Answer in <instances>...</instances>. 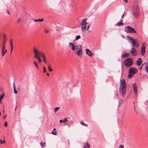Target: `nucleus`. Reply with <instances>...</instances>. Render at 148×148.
<instances>
[{
	"label": "nucleus",
	"instance_id": "nucleus-26",
	"mask_svg": "<svg viewBox=\"0 0 148 148\" xmlns=\"http://www.w3.org/2000/svg\"><path fill=\"white\" fill-rule=\"evenodd\" d=\"M45 144L46 143L45 142L43 143L42 142H41L40 143V144L42 147H43L45 146Z\"/></svg>",
	"mask_w": 148,
	"mask_h": 148
},
{
	"label": "nucleus",
	"instance_id": "nucleus-46",
	"mask_svg": "<svg viewBox=\"0 0 148 148\" xmlns=\"http://www.w3.org/2000/svg\"><path fill=\"white\" fill-rule=\"evenodd\" d=\"M45 31L46 33H47L48 32H49V30H47L46 29H45Z\"/></svg>",
	"mask_w": 148,
	"mask_h": 148
},
{
	"label": "nucleus",
	"instance_id": "nucleus-51",
	"mask_svg": "<svg viewBox=\"0 0 148 148\" xmlns=\"http://www.w3.org/2000/svg\"><path fill=\"white\" fill-rule=\"evenodd\" d=\"M90 27V26H88L87 27V30H88V29H89V28Z\"/></svg>",
	"mask_w": 148,
	"mask_h": 148
},
{
	"label": "nucleus",
	"instance_id": "nucleus-52",
	"mask_svg": "<svg viewBox=\"0 0 148 148\" xmlns=\"http://www.w3.org/2000/svg\"><path fill=\"white\" fill-rule=\"evenodd\" d=\"M123 0L125 1V3H127L128 2L127 0Z\"/></svg>",
	"mask_w": 148,
	"mask_h": 148
},
{
	"label": "nucleus",
	"instance_id": "nucleus-3",
	"mask_svg": "<svg viewBox=\"0 0 148 148\" xmlns=\"http://www.w3.org/2000/svg\"><path fill=\"white\" fill-rule=\"evenodd\" d=\"M127 38L128 40L132 43L133 47H138L139 45L138 43L137 44L138 40L136 39L129 36H127Z\"/></svg>",
	"mask_w": 148,
	"mask_h": 148
},
{
	"label": "nucleus",
	"instance_id": "nucleus-61",
	"mask_svg": "<svg viewBox=\"0 0 148 148\" xmlns=\"http://www.w3.org/2000/svg\"><path fill=\"white\" fill-rule=\"evenodd\" d=\"M116 95L117 97V94H115Z\"/></svg>",
	"mask_w": 148,
	"mask_h": 148
},
{
	"label": "nucleus",
	"instance_id": "nucleus-48",
	"mask_svg": "<svg viewBox=\"0 0 148 148\" xmlns=\"http://www.w3.org/2000/svg\"><path fill=\"white\" fill-rule=\"evenodd\" d=\"M20 18H18L17 21V23H18L19 22H20Z\"/></svg>",
	"mask_w": 148,
	"mask_h": 148
},
{
	"label": "nucleus",
	"instance_id": "nucleus-49",
	"mask_svg": "<svg viewBox=\"0 0 148 148\" xmlns=\"http://www.w3.org/2000/svg\"><path fill=\"white\" fill-rule=\"evenodd\" d=\"M5 53H4L3 52H2V56H3Z\"/></svg>",
	"mask_w": 148,
	"mask_h": 148
},
{
	"label": "nucleus",
	"instance_id": "nucleus-4",
	"mask_svg": "<svg viewBox=\"0 0 148 148\" xmlns=\"http://www.w3.org/2000/svg\"><path fill=\"white\" fill-rule=\"evenodd\" d=\"M133 63L132 59L130 58H128L124 60V64L127 67H130Z\"/></svg>",
	"mask_w": 148,
	"mask_h": 148
},
{
	"label": "nucleus",
	"instance_id": "nucleus-29",
	"mask_svg": "<svg viewBox=\"0 0 148 148\" xmlns=\"http://www.w3.org/2000/svg\"><path fill=\"white\" fill-rule=\"evenodd\" d=\"M80 38H81V36L80 35H78L77 36H76L75 39V40H78V39H79Z\"/></svg>",
	"mask_w": 148,
	"mask_h": 148
},
{
	"label": "nucleus",
	"instance_id": "nucleus-1",
	"mask_svg": "<svg viewBox=\"0 0 148 148\" xmlns=\"http://www.w3.org/2000/svg\"><path fill=\"white\" fill-rule=\"evenodd\" d=\"M132 11L134 17L138 18L140 15V11L138 2L136 0L134 1L132 3Z\"/></svg>",
	"mask_w": 148,
	"mask_h": 148
},
{
	"label": "nucleus",
	"instance_id": "nucleus-11",
	"mask_svg": "<svg viewBox=\"0 0 148 148\" xmlns=\"http://www.w3.org/2000/svg\"><path fill=\"white\" fill-rule=\"evenodd\" d=\"M6 36L5 34H3V47H5V43L6 41Z\"/></svg>",
	"mask_w": 148,
	"mask_h": 148
},
{
	"label": "nucleus",
	"instance_id": "nucleus-39",
	"mask_svg": "<svg viewBox=\"0 0 148 148\" xmlns=\"http://www.w3.org/2000/svg\"><path fill=\"white\" fill-rule=\"evenodd\" d=\"M0 142L1 144H3L5 143V140H4L3 141L2 140H0Z\"/></svg>",
	"mask_w": 148,
	"mask_h": 148
},
{
	"label": "nucleus",
	"instance_id": "nucleus-34",
	"mask_svg": "<svg viewBox=\"0 0 148 148\" xmlns=\"http://www.w3.org/2000/svg\"><path fill=\"white\" fill-rule=\"evenodd\" d=\"M86 147L88 148H89L90 147V145L89 144L88 142H87L86 143Z\"/></svg>",
	"mask_w": 148,
	"mask_h": 148
},
{
	"label": "nucleus",
	"instance_id": "nucleus-30",
	"mask_svg": "<svg viewBox=\"0 0 148 148\" xmlns=\"http://www.w3.org/2000/svg\"><path fill=\"white\" fill-rule=\"evenodd\" d=\"M4 95V94H2V95H1L0 96V101L1 102L3 96Z\"/></svg>",
	"mask_w": 148,
	"mask_h": 148
},
{
	"label": "nucleus",
	"instance_id": "nucleus-36",
	"mask_svg": "<svg viewBox=\"0 0 148 148\" xmlns=\"http://www.w3.org/2000/svg\"><path fill=\"white\" fill-rule=\"evenodd\" d=\"M43 72L44 73H45L46 72V69L45 66H44L43 67Z\"/></svg>",
	"mask_w": 148,
	"mask_h": 148
},
{
	"label": "nucleus",
	"instance_id": "nucleus-35",
	"mask_svg": "<svg viewBox=\"0 0 148 148\" xmlns=\"http://www.w3.org/2000/svg\"><path fill=\"white\" fill-rule=\"evenodd\" d=\"M36 58H37L39 60V62L40 63V62H41L42 61L41 60L40 58V57H38Z\"/></svg>",
	"mask_w": 148,
	"mask_h": 148
},
{
	"label": "nucleus",
	"instance_id": "nucleus-9",
	"mask_svg": "<svg viewBox=\"0 0 148 148\" xmlns=\"http://www.w3.org/2000/svg\"><path fill=\"white\" fill-rule=\"evenodd\" d=\"M144 45H146V43L144 42L143 43V45L142 47L141 50V54L142 56L144 55L145 52L146 47Z\"/></svg>",
	"mask_w": 148,
	"mask_h": 148
},
{
	"label": "nucleus",
	"instance_id": "nucleus-53",
	"mask_svg": "<svg viewBox=\"0 0 148 148\" xmlns=\"http://www.w3.org/2000/svg\"><path fill=\"white\" fill-rule=\"evenodd\" d=\"M134 110H135V111L136 112V113H137V112L136 111V110H135V106H134Z\"/></svg>",
	"mask_w": 148,
	"mask_h": 148
},
{
	"label": "nucleus",
	"instance_id": "nucleus-5",
	"mask_svg": "<svg viewBox=\"0 0 148 148\" xmlns=\"http://www.w3.org/2000/svg\"><path fill=\"white\" fill-rule=\"evenodd\" d=\"M124 31L127 33H136V31L135 29L129 26L126 27L125 28Z\"/></svg>",
	"mask_w": 148,
	"mask_h": 148
},
{
	"label": "nucleus",
	"instance_id": "nucleus-42",
	"mask_svg": "<svg viewBox=\"0 0 148 148\" xmlns=\"http://www.w3.org/2000/svg\"><path fill=\"white\" fill-rule=\"evenodd\" d=\"M122 102V99H121L119 101V105Z\"/></svg>",
	"mask_w": 148,
	"mask_h": 148
},
{
	"label": "nucleus",
	"instance_id": "nucleus-19",
	"mask_svg": "<svg viewBox=\"0 0 148 148\" xmlns=\"http://www.w3.org/2000/svg\"><path fill=\"white\" fill-rule=\"evenodd\" d=\"M129 54L128 53H125L124 54H122L121 56L122 57H129Z\"/></svg>",
	"mask_w": 148,
	"mask_h": 148
},
{
	"label": "nucleus",
	"instance_id": "nucleus-20",
	"mask_svg": "<svg viewBox=\"0 0 148 148\" xmlns=\"http://www.w3.org/2000/svg\"><path fill=\"white\" fill-rule=\"evenodd\" d=\"M42 56V59L44 62L45 63V64H47V63L45 56L44 54Z\"/></svg>",
	"mask_w": 148,
	"mask_h": 148
},
{
	"label": "nucleus",
	"instance_id": "nucleus-54",
	"mask_svg": "<svg viewBox=\"0 0 148 148\" xmlns=\"http://www.w3.org/2000/svg\"><path fill=\"white\" fill-rule=\"evenodd\" d=\"M7 13H8V14H10V13L9 12V11H8V10H7Z\"/></svg>",
	"mask_w": 148,
	"mask_h": 148
},
{
	"label": "nucleus",
	"instance_id": "nucleus-17",
	"mask_svg": "<svg viewBox=\"0 0 148 148\" xmlns=\"http://www.w3.org/2000/svg\"><path fill=\"white\" fill-rule=\"evenodd\" d=\"M87 20V18H86L84 19L81 22V23H80V25L81 26H83L84 25H86V20Z\"/></svg>",
	"mask_w": 148,
	"mask_h": 148
},
{
	"label": "nucleus",
	"instance_id": "nucleus-25",
	"mask_svg": "<svg viewBox=\"0 0 148 148\" xmlns=\"http://www.w3.org/2000/svg\"><path fill=\"white\" fill-rule=\"evenodd\" d=\"M5 47H2V52L5 53L7 52V50H5Z\"/></svg>",
	"mask_w": 148,
	"mask_h": 148
},
{
	"label": "nucleus",
	"instance_id": "nucleus-60",
	"mask_svg": "<svg viewBox=\"0 0 148 148\" xmlns=\"http://www.w3.org/2000/svg\"><path fill=\"white\" fill-rule=\"evenodd\" d=\"M142 66L140 68V69L141 70V69H142Z\"/></svg>",
	"mask_w": 148,
	"mask_h": 148
},
{
	"label": "nucleus",
	"instance_id": "nucleus-44",
	"mask_svg": "<svg viewBox=\"0 0 148 148\" xmlns=\"http://www.w3.org/2000/svg\"><path fill=\"white\" fill-rule=\"evenodd\" d=\"M10 47H13V43L12 42H10Z\"/></svg>",
	"mask_w": 148,
	"mask_h": 148
},
{
	"label": "nucleus",
	"instance_id": "nucleus-63",
	"mask_svg": "<svg viewBox=\"0 0 148 148\" xmlns=\"http://www.w3.org/2000/svg\"><path fill=\"white\" fill-rule=\"evenodd\" d=\"M147 64H148V61L147 62Z\"/></svg>",
	"mask_w": 148,
	"mask_h": 148
},
{
	"label": "nucleus",
	"instance_id": "nucleus-23",
	"mask_svg": "<svg viewBox=\"0 0 148 148\" xmlns=\"http://www.w3.org/2000/svg\"><path fill=\"white\" fill-rule=\"evenodd\" d=\"M67 121V119H64L63 120H60L59 122L60 123H64L66 121Z\"/></svg>",
	"mask_w": 148,
	"mask_h": 148
},
{
	"label": "nucleus",
	"instance_id": "nucleus-41",
	"mask_svg": "<svg viewBox=\"0 0 148 148\" xmlns=\"http://www.w3.org/2000/svg\"><path fill=\"white\" fill-rule=\"evenodd\" d=\"M145 70L148 73V66L146 67Z\"/></svg>",
	"mask_w": 148,
	"mask_h": 148
},
{
	"label": "nucleus",
	"instance_id": "nucleus-24",
	"mask_svg": "<svg viewBox=\"0 0 148 148\" xmlns=\"http://www.w3.org/2000/svg\"><path fill=\"white\" fill-rule=\"evenodd\" d=\"M43 20H44V18H42V19H39L38 20L34 19V21H35L36 22H38V21H40V22H42L43 21Z\"/></svg>",
	"mask_w": 148,
	"mask_h": 148
},
{
	"label": "nucleus",
	"instance_id": "nucleus-40",
	"mask_svg": "<svg viewBox=\"0 0 148 148\" xmlns=\"http://www.w3.org/2000/svg\"><path fill=\"white\" fill-rule=\"evenodd\" d=\"M119 148H124V146L123 145H121L119 146Z\"/></svg>",
	"mask_w": 148,
	"mask_h": 148
},
{
	"label": "nucleus",
	"instance_id": "nucleus-50",
	"mask_svg": "<svg viewBox=\"0 0 148 148\" xmlns=\"http://www.w3.org/2000/svg\"><path fill=\"white\" fill-rule=\"evenodd\" d=\"M6 117V115H5L4 116H3V119H5Z\"/></svg>",
	"mask_w": 148,
	"mask_h": 148
},
{
	"label": "nucleus",
	"instance_id": "nucleus-13",
	"mask_svg": "<svg viewBox=\"0 0 148 148\" xmlns=\"http://www.w3.org/2000/svg\"><path fill=\"white\" fill-rule=\"evenodd\" d=\"M142 62L141 58H139L136 61V64L138 66H140L141 65Z\"/></svg>",
	"mask_w": 148,
	"mask_h": 148
},
{
	"label": "nucleus",
	"instance_id": "nucleus-31",
	"mask_svg": "<svg viewBox=\"0 0 148 148\" xmlns=\"http://www.w3.org/2000/svg\"><path fill=\"white\" fill-rule=\"evenodd\" d=\"M34 64L35 65V66L37 68V69H38V64H37V62H35V61H34Z\"/></svg>",
	"mask_w": 148,
	"mask_h": 148
},
{
	"label": "nucleus",
	"instance_id": "nucleus-22",
	"mask_svg": "<svg viewBox=\"0 0 148 148\" xmlns=\"http://www.w3.org/2000/svg\"><path fill=\"white\" fill-rule=\"evenodd\" d=\"M82 27V30L83 32L85 31L86 29V25H84L83 26H81Z\"/></svg>",
	"mask_w": 148,
	"mask_h": 148
},
{
	"label": "nucleus",
	"instance_id": "nucleus-12",
	"mask_svg": "<svg viewBox=\"0 0 148 148\" xmlns=\"http://www.w3.org/2000/svg\"><path fill=\"white\" fill-rule=\"evenodd\" d=\"M69 46L73 51L75 50V46L71 42H69Z\"/></svg>",
	"mask_w": 148,
	"mask_h": 148
},
{
	"label": "nucleus",
	"instance_id": "nucleus-18",
	"mask_svg": "<svg viewBox=\"0 0 148 148\" xmlns=\"http://www.w3.org/2000/svg\"><path fill=\"white\" fill-rule=\"evenodd\" d=\"M75 48L76 49V51L82 49V46L80 45H76L75 46Z\"/></svg>",
	"mask_w": 148,
	"mask_h": 148
},
{
	"label": "nucleus",
	"instance_id": "nucleus-21",
	"mask_svg": "<svg viewBox=\"0 0 148 148\" xmlns=\"http://www.w3.org/2000/svg\"><path fill=\"white\" fill-rule=\"evenodd\" d=\"M52 134L53 135H57V132L56 130V128H54L52 132Z\"/></svg>",
	"mask_w": 148,
	"mask_h": 148
},
{
	"label": "nucleus",
	"instance_id": "nucleus-27",
	"mask_svg": "<svg viewBox=\"0 0 148 148\" xmlns=\"http://www.w3.org/2000/svg\"><path fill=\"white\" fill-rule=\"evenodd\" d=\"M73 123V121H70L69 123L68 124V125L69 127H70L71 124Z\"/></svg>",
	"mask_w": 148,
	"mask_h": 148
},
{
	"label": "nucleus",
	"instance_id": "nucleus-59",
	"mask_svg": "<svg viewBox=\"0 0 148 148\" xmlns=\"http://www.w3.org/2000/svg\"><path fill=\"white\" fill-rule=\"evenodd\" d=\"M12 42V40L11 39H10V42Z\"/></svg>",
	"mask_w": 148,
	"mask_h": 148
},
{
	"label": "nucleus",
	"instance_id": "nucleus-57",
	"mask_svg": "<svg viewBox=\"0 0 148 148\" xmlns=\"http://www.w3.org/2000/svg\"><path fill=\"white\" fill-rule=\"evenodd\" d=\"M84 148H87L86 146V145H84Z\"/></svg>",
	"mask_w": 148,
	"mask_h": 148
},
{
	"label": "nucleus",
	"instance_id": "nucleus-56",
	"mask_svg": "<svg viewBox=\"0 0 148 148\" xmlns=\"http://www.w3.org/2000/svg\"><path fill=\"white\" fill-rule=\"evenodd\" d=\"M47 76H49V74L48 73H47Z\"/></svg>",
	"mask_w": 148,
	"mask_h": 148
},
{
	"label": "nucleus",
	"instance_id": "nucleus-28",
	"mask_svg": "<svg viewBox=\"0 0 148 148\" xmlns=\"http://www.w3.org/2000/svg\"><path fill=\"white\" fill-rule=\"evenodd\" d=\"M80 123L82 125L85 126H87L88 125L87 124L85 123L84 122H83L82 121H81L80 122Z\"/></svg>",
	"mask_w": 148,
	"mask_h": 148
},
{
	"label": "nucleus",
	"instance_id": "nucleus-43",
	"mask_svg": "<svg viewBox=\"0 0 148 148\" xmlns=\"http://www.w3.org/2000/svg\"><path fill=\"white\" fill-rule=\"evenodd\" d=\"M7 125H8V124H7V122H5V124H4V125L5 127H6V126H7Z\"/></svg>",
	"mask_w": 148,
	"mask_h": 148
},
{
	"label": "nucleus",
	"instance_id": "nucleus-6",
	"mask_svg": "<svg viewBox=\"0 0 148 148\" xmlns=\"http://www.w3.org/2000/svg\"><path fill=\"white\" fill-rule=\"evenodd\" d=\"M33 50L35 55L34 57L35 58L39 57H40L41 56H42L44 54L42 52L38 51L35 47L34 48Z\"/></svg>",
	"mask_w": 148,
	"mask_h": 148
},
{
	"label": "nucleus",
	"instance_id": "nucleus-16",
	"mask_svg": "<svg viewBox=\"0 0 148 148\" xmlns=\"http://www.w3.org/2000/svg\"><path fill=\"white\" fill-rule=\"evenodd\" d=\"M123 19H122L119 22H118L116 24L117 26L120 27L124 25V23H123Z\"/></svg>",
	"mask_w": 148,
	"mask_h": 148
},
{
	"label": "nucleus",
	"instance_id": "nucleus-7",
	"mask_svg": "<svg viewBox=\"0 0 148 148\" xmlns=\"http://www.w3.org/2000/svg\"><path fill=\"white\" fill-rule=\"evenodd\" d=\"M137 72V69L135 67H132L130 69L129 71V73L132 74H135Z\"/></svg>",
	"mask_w": 148,
	"mask_h": 148
},
{
	"label": "nucleus",
	"instance_id": "nucleus-15",
	"mask_svg": "<svg viewBox=\"0 0 148 148\" xmlns=\"http://www.w3.org/2000/svg\"><path fill=\"white\" fill-rule=\"evenodd\" d=\"M86 53L90 56H92L93 55L92 52L88 49H86Z\"/></svg>",
	"mask_w": 148,
	"mask_h": 148
},
{
	"label": "nucleus",
	"instance_id": "nucleus-2",
	"mask_svg": "<svg viewBox=\"0 0 148 148\" xmlns=\"http://www.w3.org/2000/svg\"><path fill=\"white\" fill-rule=\"evenodd\" d=\"M126 83L125 79L120 80L119 91L121 95L123 97V95L126 92Z\"/></svg>",
	"mask_w": 148,
	"mask_h": 148
},
{
	"label": "nucleus",
	"instance_id": "nucleus-38",
	"mask_svg": "<svg viewBox=\"0 0 148 148\" xmlns=\"http://www.w3.org/2000/svg\"><path fill=\"white\" fill-rule=\"evenodd\" d=\"M18 92L15 89V88H14V93L15 94H17Z\"/></svg>",
	"mask_w": 148,
	"mask_h": 148
},
{
	"label": "nucleus",
	"instance_id": "nucleus-14",
	"mask_svg": "<svg viewBox=\"0 0 148 148\" xmlns=\"http://www.w3.org/2000/svg\"><path fill=\"white\" fill-rule=\"evenodd\" d=\"M82 50H80L76 51L75 53L79 56H82Z\"/></svg>",
	"mask_w": 148,
	"mask_h": 148
},
{
	"label": "nucleus",
	"instance_id": "nucleus-8",
	"mask_svg": "<svg viewBox=\"0 0 148 148\" xmlns=\"http://www.w3.org/2000/svg\"><path fill=\"white\" fill-rule=\"evenodd\" d=\"M130 52L132 55L134 56H136L137 54V50L134 47L132 48L131 50L130 51Z\"/></svg>",
	"mask_w": 148,
	"mask_h": 148
},
{
	"label": "nucleus",
	"instance_id": "nucleus-62",
	"mask_svg": "<svg viewBox=\"0 0 148 148\" xmlns=\"http://www.w3.org/2000/svg\"><path fill=\"white\" fill-rule=\"evenodd\" d=\"M3 113L4 112V110H3Z\"/></svg>",
	"mask_w": 148,
	"mask_h": 148
},
{
	"label": "nucleus",
	"instance_id": "nucleus-55",
	"mask_svg": "<svg viewBox=\"0 0 148 148\" xmlns=\"http://www.w3.org/2000/svg\"><path fill=\"white\" fill-rule=\"evenodd\" d=\"M124 14H125V12H124V13L122 15V16H121V18H123V16L124 15Z\"/></svg>",
	"mask_w": 148,
	"mask_h": 148
},
{
	"label": "nucleus",
	"instance_id": "nucleus-64",
	"mask_svg": "<svg viewBox=\"0 0 148 148\" xmlns=\"http://www.w3.org/2000/svg\"><path fill=\"white\" fill-rule=\"evenodd\" d=\"M68 119H70V118H69H69H68Z\"/></svg>",
	"mask_w": 148,
	"mask_h": 148
},
{
	"label": "nucleus",
	"instance_id": "nucleus-33",
	"mask_svg": "<svg viewBox=\"0 0 148 148\" xmlns=\"http://www.w3.org/2000/svg\"><path fill=\"white\" fill-rule=\"evenodd\" d=\"M48 68L49 71H53V70L50 68V66L49 65H48Z\"/></svg>",
	"mask_w": 148,
	"mask_h": 148
},
{
	"label": "nucleus",
	"instance_id": "nucleus-58",
	"mask_svg": "<svg viewBox=\"0 0 148 148\" xmlns=\"http://www.w3.org/2000/svg\"><path fill=\"white\" fill-rule=\"evenodd\" d=\"M13 87H14V88H15L14 83H13Z\"/></svg>",
	"mask_w": 148,
	"mask_h": 148
},
{
	"label": "nucleus",
	"instance_id": "nucleus-47",
	"mask_svg": "<svg viewBox=\"0 0 148 148\" xmlns=\"http://www.w3.org/2000/svg\"><path fill=\"white\" fill-rule=\"evenodd\" d=\"M71 3H73L74 2V0H71Z\"/></svg>",
	"mask_w": 148,
	"mask_h": 148
},
{
	"label": "nucleus",
	"instance_id": "nucleus-45",
	"mask_svg": "<svg viewBox=\"0 0 148 148\" xmlns=\"http://www.w3.org/2000/svg\"><path fill=\"white\" fill-rule=\"evenodd\" d=\"M11 47V53L12 52L13 49V47Z\"/></svg>",
	"mask_w": 148,
	"mask_h": 148
},
{
	"label": "nucleus",
	"instance_id": "nucleus-32",
	"mask_svg": "<svg viewBox=\"0 0 148 148\" xmlns=\"http://www.w3.org/2000/svg\"><path fill=\"white\" fill-rule=\"evenodd\" d=\"M60 108V107H56L55 108L54 110V111L55 112H56Z\"/></svg>",
	"mask_w": 148,
	"mask_h": 148
},
{
	"label": "nucleus",
	"instance_id": "nucleus-37",
	"mask_svg": "<svg viewBox=\"0 0 148 148\" xmlns=\"http://www.w3.org/2000/svg\"><path fill=\"white\" fill-rule=\"evenodd\" d=\"M132 74H130V73H129V75L128 76V78H132Z\"/></svg>",
	"mask_w": 148,
	"mask_h": 148
},
{
	"label": "nucleus",
	"instance_id": "nucleus-10",
	"mask_svg": "<svg viewBox=\"0 0 148 148\" xmlns=\"http://www.w3.org/2000/svg\"><path fill=\"white\" fill-rule=\"evenodd\" d=\"M136 84V83H134L132 84V87L133 88L134 93L135 95L137 94V87Z\"/></svg>",
	"mask_w": 148,
	"mask_h": 148
}]
</instances>
